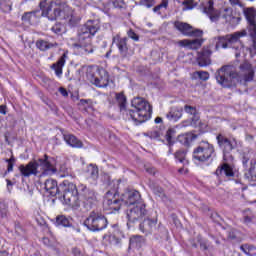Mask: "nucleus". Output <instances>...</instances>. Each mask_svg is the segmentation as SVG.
<instances>
[{
	"label": "nucleus",
	"instance_id": "60",
	"mask_svg": "<svg viewBox=\"0 0 256 256\" xmlns=\"http://www.w3.org/2000/svg\"><path fill=\"white\" fill-rule=\"evenodd\" d=\"M6 163H12V164H14V163H15V157L11 156L10 159H6Z\"/></svg>",
	"mask_w": 256,
	"mask_h": 256
},
{
	"label": "nucleus",
	"instance_id": "26",
	"mask_svg": "<svg viewBox=\"0 0 256 256\" xmlns=\"http://www.w3.org/2000/svg\"><path fill=\"white\" fill-rule=\"evenodd\" d=\"M36 47L39 51H49V49H53V47H57V42H48L43 39H39L36 41Z\"/></svg>",
	"mask_w": 256,
	"mask_h": 256
},
{
	"label": "nucleus",
	"instance_id": "56",
	"mask_svg": "<svg viewBox=\"0 0 256 256\" xmlns=\"http://www.w3.org/2000/svg\"><path fill=\"white\" fill-rule=\"evenodd\" d=\"M113 185H116L114 187V191H117V189H119V183H121V180H114L112 181Z\"/></svg>",
	"mask_w": 256,
	"mask_h": 256
},
{
	"label": "nucleus",
	"instance_id": "48",
	"mask_svg": "<svg viewBox=\"0 0 256 256\" xmlns=\"http://www.w3.org/2000/svg\"><path fill=\"white\" fill-rule=\"evenodd\" d=\"M59 92L61 93V95L63 97H69V93L67 92V89L63 88V87H60L59 88Z\"/></svg>",
	"mask_w": 256,
	"mask_h": 256
},
{
	"label": "nucleus",
	"instance_id": "62",
	"mask_svg": "<svg viewBox=\"0 0 256 256\" xmlns=\"http://www.w3.org/2000/svg\"><path fill=\"white\" fill-rule=\"evenodd\" d=\"M178 171L179 173H189V170L185 168H180Z\"/></svg>",
	"mask_w": 256,
	"mask_h": 256
},
{
	"label": "nucleus",
	"instance_id": "6",
	"mask_svg": "<svg viewBox=\"0 0 256 256\" xmlns=\"http://www.w3.org/2000/svg\"><path fill=\"white\" fill-rule=\"evenodd\" d=\"M111 195H113V198H111ZM121 203H124V205H139V203H143V199H141V193L133 189L126 190L122 194L121 200L117 198V192L114 194L111 191L107 192L105 205H108L112 211H119L121 209Z\"/></svg>",
	"mask_w": 256,
	"mask_h": 256
},
{
	"label": "nucleus",
	"instance_id": "21",
	"mask_svg": "<svg viewBox=\"0 0 256 256\" xmlns=\"http://www.w3.org/2000/svg\"><path fill=\"white\" fill-rule=\"evenodd\" d=\"M220 17L226 21V23H235V21H241L239 17H233V8L226 7L220 11Z\"/></svg>",
	"mask_w": 256,
	"mask_h": 256
},
{
	"label": "nucleus",
	"instance_id": "47",
	"mask_svg": "<svg viewBox=\"0 0 256 256\" xmlns=\"http://www.w3.org/2000/svg\"><path fill=\"white\" fill-rule=\"evenodd\" d=\"M244 223L249 225V223H256V216H245Z\"/></svg>",
	"mask_w": 256,
	"mask_h": 256
},
{
	"label": "nucleus",
	"instance_id": "30",
	"mask_svg": "<svg viewBox=\"0 0 256 256\" xmlns=\"http://www.w3.org/2000/svg\"><path fill=\"white\" fill-rule=\"evenodd\" d=\"M116 101L120 107V111H125L127 107V97L123 93L116 94Z\"/></svg>",
	"mask_w": 256,
	"mask_h": 256
},
{
	"label": "nucleus",
	"instance_id": "12",
	"mask_svg": "<svg viewBox=\"0 0 256 256\" xmlns=\"http://www.w3.org/2000/svg\"><path fill=\"white\" fill-rule=\"evenodd\" d=\"M39 5L42 11V16L47 17L50 21H55L57 17L61 16V6L57 5V3H47V1L42 0Z\"/></svg>",
	"mask_w": 256,
	"mask_h": 256
},
{
	"label": "nucleus",
	"instance_id": "34",
	"mask_svg": "<svg viewBox=\"0 0 256 256\" xmlns=\"http://www.w3.org/2000/svg\"><path fill=\"white\" fill-rule=\"evenodd\" d=\"M37 13H39V10H34L32 12H26L23 16H22V21H24V23H31V18L37 17Z\"/></svg>",
	"mask_w": 256,
	"mask_h": 256
},
{
	"label": "nucleus",
	"instance_id": "45",
	"mask_svg": "<svg viewBox=\"0 0 256 256\" xmlns=\"http://www.w3.org/2000/svg\"><path fill=\"white\" fill-rule=\"evenodd\" d=\"M127 35L129 37V39H132V41H139V35H137V33H135V31H133V29H130L127 32Z\"/></svg>",
	"mask_w": 256,
	"mask_h": 256
},
{
	"label": "nucleus",
	"instance_id": "64",
	"mask_svg": "<svg viewBox=\"0 0 256 256\" xmlns=\"http://www.w3.org/2000/svg\"><path fill=\"white\" fill-rule=\"evenodd\" d=\"M6 181H7V187L13 185V182H11V180L7 179Z\"/></svg>",
	"mask_w": 256,
	"mask_h": 256
},
{
	"label": "nucleus",
	"instance_id": "1",
	"mask_svg": "<svg viewBox=\"0 0 256 256\" xmlns=\"http://www.w3.org/2000/svg\"><path fill=\"white\" fill-rule=\"evenodd\" d=\"M79 191L81 200H79ZM60 194L63 197L65 205L72 207V209L82 206L86 211H91L95 203H97V193H95V190L83 184L77 190V186L69 180H64L60 184Z\"/></svg>",
	"mask_w": 256,
	"mask_h": 256
},
{
	"label": "nucleus",
	"instance_id": "20",
	"mask_svg": "<svg viewBox=\"0 0 256 256\" xmlns=\"http://www.w3.org/2000/svg\"><path fill=\"white\" fill-rule=\"evenodd\" d=\"M67 61V54L64 53L56 63L52 64L51 69L55 71L57 77L63 75V67H65V62Z\"/></svg>",
	"mask_w": 256,
	"mask_h": 256
},
{
	"label": "nucleus",
	"instance_id": "59",
	"mask_svg": "<svg viewBox=\"0 0 256 256\" xmlns=\"http://www.w3.org/2000/svg\"><path fill=\"white\" fill-rule=\"evenodd\" d=\"M161 9H163V8H162L161 5L159 4V5H157L156 7L153 8V11H154V13H157V12L160 11Z\"/></svg>",
	"mask_w": 256,
	"mask_h": 256
},
{
	"label": "nucleus",
	"instance_id": "37",
	"mask_svg": "<svg viewBox=\"0 0 256 256\" xmlns=\"http://www.w3.org/2000/svg\"><path fill=\"white\" fill-rule=\"evenodd\" d=\"M153 193L157 195V197H160V199H163L165 197V191L160 186H150Z\"/></svg>",
	"mask_w": 256,
	"mask_h": 256
},
{
	"label": "nucleus",
	"instance_id": "58",
	"mask_svg": "<svg viewBox=\"0 0 256 256\" xmlns=\"http://www.w3.org/2000/svg\"><path fill=\"white\" fill-rule=\"evenodd\" d=\"M228 237H229V239H236L237 238L234 231L229 232Z\"/></svg>",
	"mask_w": 256,
	"mask_h": 256
},
{
	"label": "nucleus",
	"instance_id": "35",
	"mask_svg": "<svg viewBox=\"0 0 256 256\" xmlns=\"http://www.w3.org/2000/svg\"><path fill=\"white\" fill-rule=\"evenodd\" d=\"M194 77L200 79L201 81H208L209 72L207 71H196L194 72Z\"/></svg>",
	"mask_w": 256,
	"mask_h": 256
},
{
	"label": "nucleus",
	"instance_id": "38",
	"mask_svg": "<svg viewBox=\"0 0 256 256\" xmlns=\"http://www.w3.org/2000/svg\"><path fill=\"white\" fill-rule=\"evenodd\" d=\"M200 119L201 118H200L199 114H196V115L192 116L190 118L189 125L191 127H199V125H201V120Z\"/></svg>",
	"mask_w": 256,
	"mask_h": 256
},
{
	"label": "nucleus",
	"instance_id": "4",
	"mask_svg": "<svg viewBox=\"0 0 256 256\" xmlns=\"http://www.w3.org/2000/svg\"><path fill=\"white\" fill-rule=\"evenodd\" d=\"M99 23L95 20H88L78 30V43L74 44V47L80 49L81 53L89 55L93 53V37H95L97 31H99Z\"/></svg>",
	"mask_w": 256,
	"mask_h": 256
},
{
	"label": "nucleus",
	"instance_id": "44",
	"mask_svg": "<svg viewBox=\"0 0 256 256\" xmlns=\"http://www.w3.org/2000/svg\"><path fill=\"white\" fill-rule=\"evenodd\" d=\"M139 5H144L147 9H151L155 5V0H140Z\"/></svg>",
	"mask_w": 256,
	"mask_h": 256
},
{
	"label": "nucleus",
	"instance_id": "22",
	"mask_svg": "<svg viewBox=\"0 0 256 256\" xmlns=\"http://www.w3.org/2000/svg\"><path fill=\"white\" fill-rule=\"evenodd\" d=\"M64 141L67 145L76 149H81V147H83V142L73 134H64Z\"/></svg>",
	"mask_w": 256,
	"mask_h": 256
},
{
	"label": "nucleus",
	"instance_id": "29",
	"mask_svg": "<svg viewBox=\"0 0 256 256\" xmlns=\"http://www.w3.org/2000/svg\"><path fill=\"white\" fill-rule=\"evenodd\" d=\"M57 227H71V221L65 215H59L56 217Z\"/></svg>",
	"mask_w": 256,
	"mask_h": 256
},
{
	"label": "nucleus",
	"instance_id": "16",
	"mask_svg": "<svg viewBox=\"0 0 256 256\" xmlns=\"http://www.w3.org/2000/svg\"><path fill=\"white\" fill-rule=\"evenodd\" d=\"M213 5H215V2H213V0H209L204 6V13L209 17L212 23H217V21L221 19V11L215 9Z\"/></svg>",
	"mask_w": 256,
	"mask_h": 256
},
{
	"label": "nucleus",
	"instance_id": "13",
	"mask_svg": "<svg viewBox=\"0 0 256 256\" xmlns=\"http://www.w3.org/2000/svg\"><path fill=\"white\" fill-rule=\"evenodd\" d=\"M147 208L145 203H139L136 206L130 208L127 211V225H133L137 223V221H141V219L147 217Z\"/></svg>",
	"mask_w": 256,
	"mask_h": 256
},
{
	"label": "nucleus",
	"instance_id": "46",
	"mask_svg": "<svg viewBox=\"0 0 256 256\" xmlns=\"http://www.w3.org/2000/svg\"><path fill=\"white\" fill-rule=\"evenodd\" d=\"M0 217H7V205L0 203Z\"/></svg>",
	"mask_w": 256,
	"mask_h": 256
},
{
	"label": "nucleus",
	"instance_id": "40",
	"mask_svg": "<svg viewBox=\"0 0 256 256\" xmlns=\"http://www.w3.org/2000/svg\"><path fill=\"white\" fill-rule=\"evenodd\" d=\"M197 241L200 244V249H202V251H207L209 249V244L207 240H203L201 236H198Z\"/></svg>",
	"mask_w": 256,
	"mask_h": 256
},
{
	"label": "nucleus",
	"instance_id": "39",
	"mask_svg": "<svg viewBox=\"0 0 256 256\" xmlns=\"http://www.w3.org/2000/svg\"><path fill=\"white\" fill-rule=\"evenodd\" d=\"M255 169H256V162L252 161L250 163V168L248 170V174L246 173L245 177H247V179H254L253 177H255V176H253V173H255Z\"/></svg>",
	"mask_w": 256,
	"mask_h": 256
},
{
	"label": "nucleus",
	"instance_id": "57",
	"mask_svg": "<svg viewBox=\"0 0 256 256\" xmlns=\"http://www.w3.org/2000/svg\"><path fill=\"white\" fill-rule=\"evenodd\" d=\"M13 167H14V164L8 162L7 172H8V173H11V171H13Z\"/></svg>",
	"mask_w": 256,
	"mask_h": 256
},
{
	"label": "nucleus",
	"instance_id": "63",
	"mask_svg": "<svg viewBox=\"0 0 256 256\" xmlns=\"http://www.w3.org/2000/svg\"><path fill=\"white\" fill-rule=\"evenodd\" d=\"M87 103H89V100H85V99L80 100L81 105H87Z\"/></svg>",
	"mask_w": 256,
	"mask_h": 256
},
{
	"label": "nucleus",
	"instance_id": "25",
	"mask_svg": "<svg viewBox=\"0 0 256 256\" xmlns=\"http://www.w3.org/2000/svg\"><path fill=\"white\" fill-rule=\"evenodd\" d=\"M86 176L92 181H97V179H99V168L97 167V165H88L86 170Z\"/></svg>",
	"mask_w": 256,
	"mask_h": 256
},
{
	"label": "nucleus",
	"instance_id": "23",
	"mask_svg": "<svg viewBox=\"0 0 256 256\" xmlns=\"http://www.w3.org/2000/svg\"><path fill=\"white\" fill-rule=\"evenodd\" d=\"M166 117L170 121H179L183 117V109L181 107H172Z\"/></svg>",
	"mask_w": 256,
	"mask_h": 256
},
{
	"label": "nucleus",
	"instance_id": "51",
	"mask_svg": "<svg viewBox=\"0 0 256 256\" xmlns=\"http://www.w3.org/2000/svg\"><path fill=\"white\" fill-rule=\"evenodd\" d=\"M0 113L2 115H7V106L6 105H0Z\"/></svg>",
	"mask_w": 256,
	"mask_h": 256
},
{
	"label": "nucleus",
	"instance_id": "55",
	"mask_svg": "<svg viewBox=\"0 0 256 256\" xmlns=\"http://www.w3.org/2000/svg\"><path fill=\"white\" fill-rule=\"evenodd\" d=\"M146 173H149L150 175H155V168L153 167L146 168Z\"/></svg>",
	"mask_w": 256,
	"mask_h": 256
},
{
	"label": "nucleus",
	"instance_id": "7",
	"mask_svg": "<svg viewBox=\"0 0 256 256\" xmlns=\"http://www.w3.org/2000/svg\"><path fill=\"white\" fill-rule=\"evenodd\" d=\"M131 105L133 110H129L128 114L134 121L135 125H141L145 121L151 119V113H153V108L147 100L141 97H136L132 99Z\"/></svg>",
	"mask_w": 256,
	"mask_h": 256
},
{
	"label": "nucleus",
	"instance_id": "52",
	"mask_svg": "<svg viewBox=\"0 0 256 256\" xmlns=\"http://www.w3.org/2000/svg\"><path fill=\"white\" fill-rule=\"evenodd\" d=\"M242 163H243L244 167H247V163H249V156L244 155L242 157Z\"/></svg>",
	"mask_w": 256,
	"mask_h": 256
},
{
	"label": "nucleus",
	"instance_id": "3",
	"mask_svg": "<svg viewBox=\"0 0 256 256\" xmlns=\"http://www.w3.org/2000/svg\"><path fill=\"white\" fill-rule=\"evenodd\" d=\"M217 143L223 151V159L224 163L216 169L215 175L217 177H233L235 173L233 172V168L230 163H233V155L231 152L235 149V139L229 140V138L223 136V134H218Z\"/></svg>",
	"mask_w": 256,
	"mask_h": 256
},
{
	"label": "nucleus",
	"instance_id": "17",
	"mask_svg": "<svg viewBox=\"0 0 256 256\" xmlns=\"http://www.w3.org/2000/svg\"><path fill=\"white\" fill-rule=\"evenodd\" d=\"M213 52L211 51V48L204 47L200 52H198L196 61L199 65V67H208V65H211V55Z\"/></svg>",
	"mask_w": 256,
	"mask_h": 256
},
{
	"label": "nucleus",
	"instance_id": "54",
	"mask_svg": "<svg viewBox=\"0 0 256 256\" xmlns=\"http://www.w3.org/2000/svg\"><path fill=\"white\" fill-rule=\"evenodd\" d=\"M191 3H192L191 1L186 0L183 2V5L186 6V9H193V6L191 5Z\"/></svg>",
	"mask_w": 256,
	"mask_h": 256
},
{
	"label": "nucleus",
	"instance_id": "43",
	"mask_svg": "<svg viewBox=\"0 0 256 256\" xmlns=\"http://www.w3.org/2000/svg\"><path fill=\"white\" fill-rule=\"evenodd\" d=\"M51 31L55 33L56 35H59L63 31V24L56 23L54 26H52Z\"/></svg>",
	"mask_w": 256,
	"mask_h": 256
},
{
	"label": "nucleus",
	"instance_id": "18",
	"mask_svg": "<svg viewBox=\"0 0 256 256\" xmlns=\"http://www.w3.org/2000/svg\"><path fill=\"white\" fill-rule=\"evenodd\" d=\"M140 231H142L145 235H151L155 229H157V220L146 218L139 225Z\"/></svg>",
	"mask_w": 256,
	"mask_h": 256
},
{
	"label": "nucleus",
	"instance_id": "9",
	"mask_svg": "<svg viewBox=\"0 0 256 256\" xmlns=\"http://www.w3.org/2000/svg\"><path fill=\"white\" fill-rule=\"evenodd\" d=\"M86 77L88 81L96 87H107V85H109V74L103 68L89 67L87 69Z\"/></svg>",
	"mask_w": 256,
	"mask_h": 256
},
{
	"label": "nucleus",
	"instance_id": "19",
	"mask_svg": "<svg viewBox=\"0 0 256 256\" xmlns=\"http://www.w3.org/2000/svg\"><path fill=\"white\" fill-rule=\"evenodd\" d=\"M44 189L49 193V195L55 197V195H59L61 193V184L58 186L55 180L47 179L44 183Z\"/></svg>",
	"mask_w": 256,
	"mask_h": 256
},
{
	"label": "nucleus",
	"instance_id": "11",
	"mask_svg": "<svg viewBox=\"0 0 256 256\" xmlns=\"http://www.w3.org/2000/svg\"><path fill=\"white\" fill-rule=\"evenodd\" d=\"M245 35H247V31L243 30L241 32H234L233 34L216 37V51H219L221 47L222 49H227L228 47H231V45L237 43L239 39H241V37H245Z\"/></svg>",
	"mask_w": 256,
	"mask_h": 256
},
{
	"label": "nucleus",
	"instance_id": "27",
	"mask_svg": "<svg viewBox=\"0 0 256 256\" xmlns=\"http://www.w3.org/2000/svg\"><path fill=\"white\" fill-rule=\"evenodd\" d=\"M143 243H145L143 236L136 235L130 238V247H132V249H141Z\"/></svg>",
	"mask_w": 256,
	"mask_h": 256
},
{
	"label": "nucleus",
	"instance_id": "14",
	"mask_svg": "<svg viewBox=\"0 0 256 256\" xmlns=\"http://www.w3.org/2000/svg\"><path fill=\"white\" fill-rule=\"evenodd\" d=\"M128 41L129 38H121V36L119 35H116L112 38V45H115L117 47L119 55L120 57H122V59H127L131 57V55H133V53H131V50H129V45L127 44Z\"/></svg>",
	"mask_w": 256,
	"mask_h": 256
},
{
	"label": "nucleus",
	"instance_id": "15",
	"mask_svg": "<svg viewBox=\"0 0 256 256\" xmlns=\"http://www.w3.org/2000/svg\"><path fill=\"white\" fill-rule=\"evenodd\" d=\"M174 27L182 33V35H185L186 37H202L203 31L200 29H194L193 26L190 24H187L185 22H179L176 21L174 23Z\"/></svg>",
	"mask_w": 256,
	"mask_h": 256
},
{
	"label": "nucleus",
	"instance_id": "33",
	"mask_svg": "<svg viewBox=\"0 0 256 256\" xmlns=\"http://www.w3.org/2000/svg\"><path fill=\"white\" fill-rule=\"evenodd\" d=\"M195 138H193V134H182L178 136V140L183 145H189L190 141H193Z\"/></svg>",
	"mask_w": 256,
	"mask_h": 256
},
{
	"label": "nucleus",
	"instance_id": "42",
	"mask_svg": "<svg viewBox=\"0 0 256 256\" xmlns=\"http://www.w3.org/2000/svg\"><path fill=\"white\" fill-rule=\"evenodd\" d=\"M147 137H150V139H159L161 137V131L159 130H154L151 132H148Z\"/></svg>",
	"mask_w": 256,
	"mask_h": 256
},
{
	"label": "nucleus",
	"instance_id": "50",
	"mask_svg": "<svg viewBox=\"0 0 256 256\" xmlns=\"http://www.w3.org/2000/svg\"><path fill=\"white\" fill-rule=\"evenodd\" d=\"M231 5H239V7H243V4L241 3V0H229Z\"/></svg>",
	"mask_w": 256,
	"mask_h": 256
},
{
	"label": "nucleus",
	"instance_id": "8",
	"mask_svg": "<svg viewBox=\"0 0 256 256\" xmlns=\"http://www.w3.org/2000/svg\"><path fill=\"white\" fill-rule=\"evenodd\" d=\"M84 225L89 231H93L95 233L103 231V229H107L109 221L105 215L101 214V212L92 211L85 219Z\"/></svg>",
	"mask_w": 256,
	"mask_h": 256
},
{
	"label": "nucleus",
	"instance_id": "61",
	"mask_svg": "<svg viewBox=\"0 0 256 256\" xmlns=\"http://www.w3.org/2000/svg\"><path fill=\"white\" fill-rule=\"evenodd\" d=\"M155 123L156 124L163 123V118H161V117L155 118Z\"/></svg>",
	"mask_w": 256,
	"mask_h": 256
},
{
	"label": "nucleus",
	"instance_id": "41",
	"mask_svg": "<svg viewBox=\"0 0 256 256\" xmlns=\"http://www.w3.org/2000/svg\"><path fill=\"white\" fill-rule=\"evenodd\" d=\"M184 111H185V113H188V115H191L192 117L195 116V115H198L197 109L193 106H190V105H185L184 106Z\"/></svg>",
	"mask_w": 256,
	"mask_h": 256
},
{
	"label": "nucleus",
	"instance_id": "32",
	"mask_svg": "<svg viewBox=\"0 0 256 256\" xmlns=\"http://www.w3.org/2000/svg\"><path fill=\"white\" fill-rule=\"evenodd\" d=\"M11 0H0V11L3 13H9L11 11Z\"/></svg>",
	"mask_w": 256,
	"mask_h": 256
},
{
	"label": "nucleus",
	"instance_id": "24",
	"mask_svg": "<svg viewBox=\"0 0 256 256\" xmlns=\"http://www.w3.org/2000/svg\"><path fill=\"white\" fill-rule=\"evenodd\" d=\"M201 40L200 39H194V40H181L179 41L180 47H187V49H199L201 47Z\"/></svg>",
	"mask_w": 256,
	"mask_h": 256
},
{
	"label": "nucleus",
	"instance_id": "36",
	"mask_svg": "<svg viewBox=\"0 0 256 256\" xmlns=\"http://www.w3.org/2000/svg\"><path fill=\"white\" fill-rule=\"evenodd\" d=\"M173 137H175V130L174 129H168L165 135L166 141L168 145H173Z\"/></svg>",
	"mask_w": 256,
	"mask_h": 256
},
{
	"label": "nucleus",
	"instance_id": "49",
	"mask_svg": "<svg viewBox=\"0 0 256 256\" xmlns=\"http://www.w3.org/2000/svg\"><path fill=\"white\" fill-rule=\"evenodd\" d=\"M72 255H74V256H82L81 250L79 248H73L72 249Z\"/></svg>",
	"mask_w": 256,
	"mask_h": 256
},
{
	"label": "nucleus",
	"instance_id": "2",
	"mask_svg": "<svg viewBox=\"0 0 256 256\" xmlns=\"http://www.w3.org/2000/svg\"><path fill=\"white\" fill-rule=\"evenodd\" d=\"M239 73L231 70L229 66H223L215 73V79L222 87H235L237 83H250L255 77V70L249 62H243L239 66Z\"/></svg>",
	"mask_w": 256,
	"mask_h": 256
},
{
	"label": "nucleus",
	"instance_id": "5",
	"mask_svg": "<svg viewBox=\"0 0 256 256\" xmlns=\"http://www.w3.org/2000/svg\"><path fill=\"white\" fill-rule=\"evenodd\" d=\"M19 171L22 177H31V175L37 177V175L40 173H45V171H52V173H57V169L55 168V159L47 155H44V158L31 161L27 165L21 164L19 166Z\"/></svg>",
	"mask_w": 256,
	"mask_h": 256
},
{
	"label": "nucleus",
	"instance_id": "10",
	"mask_svg": "<svg viewBox=\"0 0 256 256\" xmlns=\"http://www.w3.org/2000/svg\"><path fill=\"white\" fill-rule=\"evenodd\" d=\"M215 155V147L209 142H202L197 148L193 151V159L199 163H205L211 161Z\"/></svg>",
	"mask_w": 256,
	"mask_h": 256
},
{
	"label": "nucleus",
	"instance_id": "28",
	"mask_svg": "<svg viewBox=\"0 0 256 256\" xmlns=\"http://www.w3.org/2000/svg\"><path fill=\"white\" fill-rule=\"evenodd\" d=\"M174 157L176 161H179V163L189 165V160H187V152L185 150H178L175 152Z\"/></svg>",
	"mask_w": 256,
	"mask_h": 256
},
{
	"label": "nucleus",
	"instance_id": "53",
	"mask_svg": "<svg viewBox=\"0 0 256 256\" xmlns=\"http://www.w3.org/2000/svg\"><path fill=\"white\" fill-rule=\"evenodd\" d=\"M160 7H164V9H167L168 5H169V0H162V2L159 4Z\"/></svg>",
	"mask_w": 256,
	"mask_h": 256
},
{
	"label": "nucleus",
	"instance_id": "31",
	"mask_svg": "<svg viewBox=\"0 0 256 256\" xmlns=\"http://www.w3.org/2000/svg\"><path fill=\"white\" fill-rule=\"evenodd\" d=\"M240 249L241 251H243V253H245V255H249V256L256 255V249L249 244L241 245Z\"/></svg>",
	"mask_w": 256,
	"mask_h": 256
}]
</instances>
